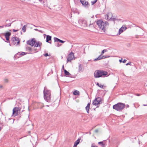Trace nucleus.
Listing matches in <instances>:
<instances>
[{
  "label": "nucleus",
  "instance_id": "obj_1",
  "mask_svg": "<svg viewBox=\"0 0 147 147\" xmlns=\"http://www.w3.org/2000/svg\"><path fill=\"white\" fill-rule=\"evenodd\" d=\"M44 97L47 102H53L55 100L51 97V91L48 90L46 86L44 87L43 90Z\"/></svg>",
  "mask_w": 147,
  "mask_h": 147
},
{
  "label": "nucleus",
  "instance_id": "obj_2",
  "mask_svg": "<svg viewBox=\"0 0 147 147\" xmlns=\"http://www.w3.org/2000/svg\"><path fill=\"white\" fill-rule=\"evenodd\" d=\"M108 73L103 70H98L96 71L94 73V77L96 78L107 76Z\"/></svg>",
  "mask_w": 147,
  "mask_h": 147
},
{
  "label": "nucleus",
  "instance_id": "obj_3",
  "mask_svg": "<svg viewBox=\"0 0 147 147\" xmlns=\"http://www.w3.org/2000/svg\"><path fill=\"white\" fill-rule=\"evenodd\" d=\"M96 24L98 27L101 29L104 30H105V28L109 25V23L107 22H104L102 20H98L96 22Z\"/></svg>",
  "mask_w": 147,
  "mask_h": 147
},
{
  "label": "nucleus",
  "instance_id": "obj_4",
  "mask_svg": "<svg viewBox=\"0 0 147 147\" xmlns=\"http://www.w3.org/2000/svg\"><path fill=\"white\" fill-rule=\"evenodd\" d=\"M125 104L122 102H119L113 106V108L116 110L121 111L125 108Z\"/></svg>",
  "mask_w": 147,
  "mask_h": 147
},
{
  "label": "nucleus",
  "instance_id": "obj_5",
  "mask_svg": "<svg viewBox=\"0 0 147 147\" xmlns=\"http://www.w3.org/2000/svg\"><path fill=\"white\" fill-rule=\"evenodd\" d=\"M102 103V99L100 97H98L95 98L92 102V104L96 106Z\"/></svg>",
  "mask_w": 147,
  "mask_h": 147
},
{
  "label": "nucleus",
  "instance_id": "obj_6",
  "mask_svg": "<svg viewBox=\"0 0 147 147\" xmlns=\"http://www.w3.org/2000/svg\"><path fill=\"white\" fill-rule=\"evenodd\" d=\"M21 108L19 107H15L13 110L12 116L15 117L18 115V113L20 112Z\"/></svg>",
  "mask_w": 147,
  "mask_h": 147
},
{
  "label": "nucleus",
  "instance_id": "obj_7",
  "mask_svg": "<svg viewBox=\"0 0 147 147\" xmlns=\"http://www.w3.org/2000/svg\"><path fill=\"white\" fill-rule=\"evenodd\" d=\"M11 44L13 45H15L16 44V41H17L16 45H18L20 44V40L18 38L14 37L11 38Z\"/></svg>",
  "mask_w": 147,
  "mask_h": 147
},
{
  "label": "nucleus",
  "instance_id": "obj_8",
  "mask_svg": "<svg viewBox=\"0 0 147 147\" xmlns=\"http://www.w3.org/2000/svg\"><path fill=\"white\" fill-rule=\"evenodd\" d=\"M73 58H74V59H75V57H74V53L72 52H71L68 55L67 60V63L68 62H71V61L73 59Z\"/></svg>",
  "mask_w": 147,
  "mask_h": 147
},
{
  "label": "nucleus",
  "instance_id": "obj_9",
  "mask_svg": "<svg viewBox=\"0 0 147 147\" xmlns=\"http://www.w3.org/2000/svg\"><path fill=\"white\" fill-rule=\"evenodd\" d=\"M112 16L113 15L111 13H108L105 16V19L107 18L108 20H112L115 23V21L116 20V19L115 18H112Z\"/></svg>",
  "mask_w": 147,
  "mask_h": 147
},
{
  "label": "nucleus",
  "instance_id": "obj_10",
  "mask_svg": "<svg viewBox=\"0 0 147 147\" xmlns=\"http://www.w3.org/2000/svg\"><path fill=\"white\" fill-rule=\"evenodd\" d=\"M36 41L34 38H33L30 40H28V45L31 46L32 47H35V44L36 43Z\"/></svg>",
  "mask_w": 147,
  "mask_h": 147
},
{
  "label": "nucleus",
  "instance_id": "obj_11",
  "mask_svg": "<svg viewBox=\"0 0 147 147\" xmlns=\"http://www.w3.org/2000/svg\"><path fill=\"white\" fill-rule=\"evenodd\" d=\"M80 2L84 7L86 8H88L89 7L90 4L88 1L85 0H80Z\"/></svg>",
  "mask_w": 147,
  "mask_h": 147
},
{
  "label": "nucleus",
  "instance_id": "obj_12",
  "mask_svg": "<svg viewBox=\"0 0 147 147\" xmlns=\"http://www.w3.org/2000/svg\"><path fill=\"white\" fill-rule=\"evenodd\" d=\"M79 24L82 26L85 27L87 26L86 21L84 20H80L78 21Z\"/></svg>",
  "mask_w": 147,
  "mask_h": 147
},
{
  "label": "nucleus",
  "instance_id": "obj_13",
  "mask_svg": "<svg viewBox=\"0 0 147 147\" xmlns=\"http://www.w3.org/2000/svg\"><path fill=\"white\" fill-rule=\"evenodd\" d=\"M27 54V53H25L24 52H19L16 54L14 56V58L16 59L18 58L19 56H18V55H20V56H22L25 55Z\"/></svg>",
  "mask_w": 147,
  "mask_h": 147
},
{
  "label": "nucleus",
  "instance_id": "obj_14",
  "mask_svg": "<svg viewBox=\"0 0 147 147\" xmlns=\"http://www.w3.org/2000/svg\"><path fill=\"white\" fill-rule=\"evenodd\" d=\"M35 106H37L38 108L40 109L42 108L44 106L43 104L40 102H35Z\"/></svg>",
  "mask_w": 147,
  "mask_h": 147
},
{
  "label": "nucleus",
  "instance_id": "obj_15",
  "mask_svg": "<svg viewBox=\"0 0 147 147\" xmlns=\"http://www.w3.org/2000/svg\"><path fill=\"white\" fill-rule=\"evenodd\" d=\"M30 133V131H28V138L30 139V141L31 143L33 144V143H35V141H34V139L32 137V136L30 135L29 134Z\"/></svg>",
  "mask_w": 147,
  "mask_h": 147
},
{
  "label": "nucleus",
  "instance_id": "obj_16",
  "mask_svg": "<svg viewBox=\"0 0 147 147\" xmlns=\"http://www.w3.org/2000/svg\"><path fill=\"white\" fill-rule=\"evenodd\" d=\"M51 38L52 37L51 36L49 35H47L46 36V42L49 43L50 44H51Z\"/></svg>",
  "mask_w": 147,
  "mask_h": 147
},
{
  "label": "nucleus",
  "instance_id": "obj_17",
  "mask_svg": "<svg viewBox=\"0 0 147 147\" xmlns=\"http://www.w3.org/2000/svg\"><path fill=\"white\" fill-rule=\"evenodd\" d=\"M41 49V48L40 47V49H38V50H37L36 49L34 48L32 49L31 48L28 47V51H31V52L32 53H36L39 50H40Z\"/></svg>",
  "mask_w": 147,
  "mask_h": 147
},
{
  "label": "nucleus",
  "instance_id": "obj_18",
  "mask_svg": "<svg viewBox=\"0 0 147 147\" xmlns=\"http://www.w3.org/2000/svg\"><path fill=\"white\" fill-rule=\"evenodd\" d=\"M83 66L81 64H79L78 66V71L79 72H83Z\"/></svg>",
  "mask_w": 147,
  "mask_h": 147
},
{
  "label": "nucleus",
  "instance_id": "obj_19",
  "mask_svg": "<svg viewBox=\"0 0 147 147\" xmlns=\"http://www.w3.org/2000/svg\"><path fill=\"white\" fill-rule=\"evenodd\" d=\"M80 140V138H78V139L75 142L74 146V147H77V145L79 143Z\"/></svg>",
  "mask_w": 147,
  "mask_h": 147
},
{
  "label": "nucleus",
  "instance_id": "obj_20",
  "mask_svg": "<svg viewBox=\"0 0 147 147\" xmlns=\"http://www.w3.org/2000/svg\"><path fill=\"white\" fill-rule=\"evenodd\" d=\"M90 102L88 103L87 106L86 107V109L87 111V113H88L89 112V110L90 108Z\"/></svg>",
  "mask_w": 147,
  "mask_h": 147
},
{
  "label": "nucleus",
  "instance_id": "obj_21",
  "mask_svg": "<svg viewBox=\"0 0 147 147\" xmlns=\"http://www.w3.org/2000/svg\"><path fill=\"white\" fill-rule=\"evenodd\" d=\"M42 43L39 41L36 42V44H35V47H40L42 45Z\"/></svg>",
  "mask_w": 147,
  "mask_h": 147
},
{
  "label": "nucleus",
  "instance_id": "obj_22",
  "mask_svg": "<svg viewBox=\"0 0 147 147\" xmlns=\"http://www.w3.org/2000/svg\"><path fill=\"white\" fill-rule=\"evenodd\" d=\"M63 71L66 76H67L70 75V73L67 71L65 69H63Z\"/></svg>",
  "mask_w": 147,
  "mask_h": 147
},
{
  "label": "nucleus",
  "instance_id": "obj_23",
  "mask_svg": "<svg viewBox=\"0 0 147 147\" xmlns=\"http://www.w3.org/2000/svg\"><path fill=\"white\" fill-rule=\"evenodd\" d=\"M124 28H125L124 30H125L127 29L126 27L125 26L124 27H122L119 29V34L121 33H122L123 31V30Z\"/></svg>",
  "mask_w": 147,
  "mask_h": 147
},
{
  "label": "nucleus",
  "instance_id": "obj_24",
  "mask_svg": "<svg viewBox=\"0 0 147 147\" xmlns=\"http://www.w3.org/2000/svg\"><path fill=\"white\" fill-rule=\"evenodd\" d=\"M73 94L75 95H79V92L78 90H76L73 92Z\"/></svg>",
  "mask_w": 147,
  "mask_h": 147
},
{
  "label": "nucleus",
  "instance_id": "obj_25",
  "mask_svg": "<svg viewBox=\"0 0 147 147\" xmlns=\"http://www.w3.org/2000/svg\"><path fill=\"white\" fill-rule=\"evenodd\" d=\"M11 35V33L10 32H7L5 34V37H9V36Z\"/></svg>",
  "mask_w": 147,
  "mask_h": 147
},
{
  "label": "nucleus",
  "instance_id": "obj_26",
  "mask_svg": "<svg viewBox=\"0 0 147 147\" xmlns=\"http://www.w3.org/2000/svg\"><path fill=\"white\" fill-rule=\"evenodd\" d=\"M29 121L31 123V121L30 120ZM31 125L28 124V126L30 127V129L31 130L33 129V124H32V123H31Z\"/></svg>",
  "mask_w": 147,
  "mask_h": 147
},
{
  "label": "nucleus",
  "instance_id": "obj_27",
  "mask_svg": "<svg viewBox=\"0 0 147 147\" xmlns=\"http://www.w3.org/2000/svg\"><path fill=\"white\" fill-rule=\"evenodd\" d=\"M54 40L55 42H58L60 41V39H59L58 38H57V37H54Z\"/></svg>",
  "mask_w": 147,
  "mask_h": 147
},
{
  "label": "nucleus",
  "instance_id": "obj_28",
  "mask_svg": "<svg viewBox=\"0 0 147 147\" xmlns=\"http://www.w3.org/2000/svg\"><path fill=\"white\" fill-rule=\"evenodd\" d=\"M27 26V25H24L22 28V30L23 32H25L26 31V27Z\"/></svg>",
  "mask_w": 147,
  "mask_h": 147
},
{
  "label": "nucleus",
  "instance_id": "obj_29",
  "mask_svg": "<svg viewBox=\"0 0 147 147\" xmlns=\"http://www.w3.org/2000/svg\"><path fill=\"white\" fill-rule=\"evenodd\" d=\"M102 54H100L98 57V58L99 59L101 60L104 59V56H102Z\"/></svg>",
  "mask_w": 147,
  "mask_h": 147
},
{
  "label": "nucleus",
  "instance_id": "obj_30",
  "mask_svg": "<svg viewBox=\"0 0 147 147\" xmlns=\"http://www.w3.org/2000/svg\"><path fill=\"white\" fill-rule=\"evenodd\" d=\"M96 84L98 86L100 87V88H103V86L101 85H100L98 82H97Z\"/></svg>",
  "mask_w": 147,
  "mask_h": 147
},
{
  "label": "nucleus",
  "instance_id": "obj_31",
  "mask_svg": "<svg viewBox=\"0 0 147 147\" xmlns=\"http://www.w3.org/2000/svg\"><path fill=\"white\" fill-rule=\"evenodd\" d=\"M97 0H95L94 1H91V3H92V5H93L96 3L97 2Z\"/></svg>",
  "mask_w": 147,
  "mask_h": 147
},
{
  "label": "nucleus",
  "instance_id": "obj_32",
  "mask_svg": "<svg viewBox=\"0 0 147 147\" xmlns=\"http://www.w3.org/2000/svg\"><path fill=\"white\" fill-rule=\"evenodd\" d=\"M5 38L6 40L7 41H6L5 42L10 43V41L9 40V37H5Z\"/></svg>",
  "mask_w": 147,
  "mask_h": 147
},
{
  "label": "nucleus",
  "instance_id": "obj_33",
  "mask_svg": "<svg viewBox=\"0 0 147 147\" xmlns=\"http://www.w3.org/2000/svg\"><path fill=\"white\" fill-rule=\"evenodd\" d=\"M107 51V49H104V50H103L102 51L101 54H102V55L103 54H104L105 53V52H106Z\"/></svg>",
  "mask_w": 147,
  "mask_h": 147
},
{
  "label": "nucleus",
  "instance_id": "obj_34",
  "mask_svg": "<svg viewBox=\"0 0 147 147\" xmlns=\"http://www.w3.org/2000/svg\"><path fill=\"white\" fill-rule=\"evenodd\" d=\"M11 23H9V24H7L6 25H5V27H9V26H11Z\"/></svg>",
  "mask_w": 147,
  "mask_h": 147
},
{
  "label": "nucleus",
  "instance_id": "obj_35",
  "mask_svg": "<svg viewBox=\"0 0 147 147\" xmlns=\"http://www.w3.org/2000/svg\"><path fill=\"white\" fill-rule=\"evenodd\" d=\"M61 44L60 45L58 43L56 42V43H55V46L57 47H59L61 46Z\"/></svg>",
  "mask_w": 147,
  "mask_h": 147
},
{
  "label": "nucleus",
  "instance_id": "obj_36",
  "mask_svg": "<svg viewBox=\"0 0 147 147\" xmlns=\"http://www.w3.org/2000/svg\"><path fill=\"white\" fill-rule=\"evenodd\" d=\"M103 142H98V144L100 145H103Z\"/></svg>",
  "mask_w": 147,
  "mask_h": 147
},
{
  "label": "nucleus",
  "instance_id": "obj_37",
  "mask_svg": "<svg viewBox=\"0 0 147 147\" xmlns=\"http://www.w3.org/2000/svg\"><path fill=\"white\" fill-rule=\"evenodd\" d=\"M4 81L5 82H8V80L7 79H4Z\"/></svg>",
  "mask_w": 147,
  "mask_h": 147
},
{
  "label": "nucleus",
  "instance_id": "obj_38",
  "mask_svg": "<svg viewBox=\"0 0 147 147\" xmlns=\"http://www.w3.org/2000/svg\"><path fill=\"white\" fill-rule=\"evenodd\" d=\"M65 42V41L61 40H60L59 41V42H61L62 43H64Z\"/></svg>",
  "mask_w": 147,
  "mask_h": 147
},
{
  "label": "nucleus",
  "instance_id": "obj_39",
  "mask_svg": "<svg viewBox=\"0 0 147 147\" xmlns=\"http://www.w3.org/2000/svg\"><path fill=\"white\" fill-rule=\"evenodd\" d=\"M100 60L98 58V57H97V58L94 59V61H97V60Z\"/></svg>",
  "mask_w": 147,
  "mask_h": 147
},
{
  "label": "nucleus",
  "instance_id": "obj_40",
  "mask_svg": "<svg viewBox=\"0 0 147 147\" xmlns=\"http://www.w3.org/2000/svg\"><path fill=\"white\" fill-rule=\"evenodd\" d=\"M44 55L45 57H47L49 55H48V53H47L45 54H44Z\"/></svg>",
  "mask_w": 147,
  "mask_h": 147
},
{
  "label": "nucleus",
  "instance_id": "obj_41",
  "mask_svg": "<svg viewBox=\"0 0 147 147\" xmlns=\"http://www.w3.org/2000/svg\"><path fill=\"white\" fill-rule=\"evenodd\" d=\"M131 65V62H129L127 63L126 64V65Z\"/></svg>",
  "mask_w": 147,
  "mask_h": 147
},
{
  "label": "nucleus",
  "instance_id": "obj_42",
  "mask_svg": "<svg viewBox=\"0 0 147 147\" xmlns=\"http://www.w3.org/2000/svg\"><path fill=\"white\" fill-rule=\"evenodd\" d=\"M110 57V56H104V59H105L106 58H108V57Z\"/></svg>",
  "mask_w": 147,
  "mask_h": 147
},
{
  "label": "nucleus",
  "instance_id": "obj_43",
  "mask_svg": "<svg viewBox=\"0 0 147 147\" xmlns=\"http://www.w3.org/2000/svg\"><path fill=\"white\" fill-rule=\"evenodd\" d=\"M18 31V30H15V29L13 30V31L14 32H17Z\"/></svg>",
  "mask_w": 147,
  "mask_h": 147
},
{
  "label": "nucleus",
  "instance_id": "obj_44",
  "mask_svg": "<svg viewBox=\"0 0 147 147\" xmlns=\"http://www.w3.org/2000/svg\"><path fill=\"white\" fill-rule=\"evenodd\" d=\"M135 95L137 96H140V95H141V94H135Z\"/></svg>",
  "mask_w": 147,
  "mask_h": 147
},
{
  "label": "nucleus",
  "instance_id": "obj_45",
  "mask_svg": "<svg viewBox=\"0 0 147 147\" xmlns=\"http://www.w3.org/2000/svg\"><path fill=\"white\" fill-rule=\"evenodd\" d=\"M34 30H35V31H39V32H41V30H39L37 29H34Z\"/></svg>",
  "mask_w": 147,
  "mask_h": 147
},
{
  "label": "nucleus",
  "instance_id": "obj_46",
  "mask_svg": "<svg viewBox=\"0 0 147 147\" xmlns=\"http://www.w3.org/2000/svg\"><path fill=\"white\" fill-rule=\"evenodd\" d=\"M126 61L127 60L126 59H124L123 61H122V62H123V63H125L126 62Z\"/></svg>",
  "mask_w": 147,
  "mask_h": 147
},
{
  "label": "nucleus",
  "instance_id": "obj_47",
  "mask_svg": "<svg viewBox=\"0 0 147 147\" xmlns=\"http://www.w3.org/2000/svg\"><path fill=\"white\" fill-rule=\"evenodd\" d=\"M98 129H96L95 130V132L96 133H97L98 132Z\"/></svg>",
  "mask_w": 147,
  "mask_h": 147
},
{
  "label": "nucleus",
  "instance_id": "obj_48",
  "mask_svg": "<svg viewBox=\"0 0 147 147\" xmlns=\"http://www.w3.org/2000/svg\"><path fill=\"white\" fill-rule=\"evenodd\" d=\"M102 147H105V145L103 143V145H101Z\"/></svg>",
  "mask_w": 147,
  "mask_h": 147
},
{
  "label": "nucleus",
  "instance_id": "obj_49",
  "mask_svg": "<svg viewBox=\"0 0 147 147\" xmlns=\"http://www.w3.org/2000/svg\"><path fill=\"white\" fill-rule=\"evenodd\" d=\"M91 147H98L97 146H94L93 144L92 145Z\"/></svg>",
  "mask_w": 147,
  "mask_h": 147
},
{
  "label": "nucleus",
  "instance_id": "obj_50",
  "mask_svg": "<svg viewBox=\"0 0 147 147\" xmlns=\"http://www.w3.org/2000/svg\"><path fill=\"white\" fill-rule=\"evenodd\" d=\"M119 61L120 63H121L122 62V59H119Z\"/></svg>",
  "mask_w": 147,
  "mask_h": 147
},
{
  "label": "nucleus",
  "instance_id": "obj_51",
  "mask_svg": "<svg viewBox=\"0 0 147 147\" xmlns=\"http://www.w3.org/2000/svg\"><path fill=\"white\" fill-rule=\"evenodd\" d=\"M93 25V24H90L89 26L90 27L91 26H92Z\"/></svg>",
  "mask_w": 147,
  "mask_h": 147
},
{
  "label": "nucleus",
  "instance_id": "obj_52",
  "mask_svg": "<svg viewBox=\"0 0 147 147\" xmlns=\"http://www.w3.org/2000/svg\"><path fill=\"white\" fill-rule=\"evenodd\" d=\"M32 144V143H31V142H30V143L29 144ZM33 144H32V145L31 144V147H33Z\"/></svg>",
  "mask_w": 147,
  "mask_h": 147
},
{
  "label": "nucleus",
  "instance_id": "obj_53",
  "mask_svg": "<svg viewBox=\"0 0 147 147\" xmlns=\"http://www.w3.org/2000/svg\"><path fill=\"white\" fill-rule=\"evenodd\" d=\"M129 107V105H126V107H127V108H128V107Z\"/></svg>",
  "mask_w": 147,
  "mask_h": 147
},
{
  "label": "nucleus",
  "instance_id": "obj_54",
  "mask_svg": "<svg viewBox=\"0 0 147 147\" xmlns=\"http://www.w3.org/2000/svg\"><path fill=\"white\" fill-rule=\"evenodd\" d=\"M3 86L2 85H0V88H1L3 87Z\"/></svg>",
  "mask_w": 147,
  "mask_h": 147
},
{
  "label": "nucleus",
  "instance_id": "obj_55",
  "mask_svg": "<svg viewBox=\"0 0 147 147\" xmlns=\"http://www.w3.org/2000/svg\"><path fill=\"white\" fill-rule=\"evenodd\" d=\"M4 27V26H0V28H3Z\"/></svg>",
  "mask_w": 147,
  "mask_h": 147
},
{
  "label": "nucleus",
  "instance_id": "obj_56",
  "mask_svg": "<svg viewBox=\"0 0 147 147\" xmlns=\"http://www.w3.org/2000/svg\"><path fill=\"white\" fill-rule=\"evenodd\" d=\"M64 69V65H63V66H62V69Z\"/></svg>",
  "mask_w": 147,
  "mask_h": 147
},
{
  "label": "nucleus",
  "instance_id": "obj_57",
  "mask_svg": "<svg viewBox=\"0 0 147 147\" xmlns=\"http://www.w3.org/2000/svg\"><path fill=\"white\" fill-rule=\"evenodd\" d=\"M17 56H19V57H18V58H19V57H20V55H18Z\"/></svg>",
  "mask_w": 147,
  "mask_h": 147
},
{
  "label": "nucleus",
  "instance_id": "obj_58",
  "mask_svg": "<svg viewBox=\"0 0 147 147\" xmlns=\"http://www.w3.org/2000/svg\"><path fill=\"white\" fill-rule=\"evenodd\" d=\"M29 26H28V27L30 28V25H31V24H29Z\"/></svg>",
  "mask_w": 147,
  "mask_h": 147
},
{
  "label": "nucleus",
  "instance_id": "obj_59",
  "mask_svg": "<svg viewBox=\"0 0 147 147\" xmlns=\"http://www.w3.org/2000/svg\"><path fill=\"white\" fill-rule=\"evenodd\" d=\"M42 0H39L40 1H41Z\"/></svg>",
  "mask_w": 147,
  "mask_h": 147
},
{
  "label": "nucleus",
  "instance_id": "obj_60",
  "mask_svg": "<svg viewBox=\"0 0 147 147\" xmlns=\"http://www.w3.org/2000/svg\"><path fill=\"white\" fill-rule=\"evenodd\" d=\"M10 43V44H9V45H10V46H11V44H10V43Z\"/></svg>",
  "mask_w": 147,
  "mask_h": 147
},
{
  "label": "nucleus",
  "instance_id": "obj_61",
  "mask_svg": "<svg viewBox=\"0 0 147 147\" xmlns=\"http://www.w3.org/2000/svg\"><path fill=\"white\" fill-rule=\"evenodd\" d=\"M144 105V106H146V105Z\"/></svg>",
  "mask_w": 147,
  "mask_h": 147
},
{
  "label": "nucleus",
  "instance_id": "obj_62",
  "mask_svg": "<svg viewBox=\"0 0 147 147\" xmlns=\"http://www.w3.org/2000/svg\"><path fill=\"white\" fill-rule=\"evenodd\" d=\"M29 110V107H28V110Z\"/></svg>",
  "mask_w": 147,
  "mask_h": 147
},
{
  "label": "nucleus",
  "instance_id": "obj_63",
  "mask_svg": "<svg viewBox=\"0 0 147 147\" xmlns=\"http://www.w3.org/2000/svg\"><path fill=\"white\" fill-rule=\"evenodd\" d=\"M136 137H135V138L134 139H136Z\"/></svg>",
  "mask_w": 147,
  "mask_h": 147
},
{
  "label": "nucleus",
  "instance_id": "obj_64",
  "mask_svg": "<svg viewBox=\"0 0 147 147\" xmlns=\"http://www.w3.org/2000/svg\"><path fill=\"white\" fill-rule=\"evenodd\" d=\"M7 21H8V20H6V22H7Z\"/></svg>",
  "mask_w": 147,
  "mask_h": 147
}]
</instances>
